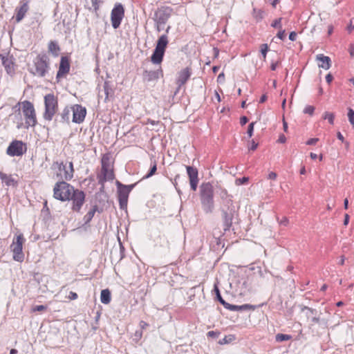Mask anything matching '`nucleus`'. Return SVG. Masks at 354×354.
Wrapping results in <instances>:
<instances>
[{
    "label": "nucleus",
    "instance_id": "1",
    "mask_svg": "<svg viewBox=\"0 0 354 354\" xmlns=\"http://www.w3.org/2000/svg\"><path fill=\"white\" fill-rule=\"evenodd\" d=\"M53 197L61 201L71 200L72 209L75 212L80 210L85 201V194L83 191L75 189L64 180L56 183L53 188Z\"/></svg>",
    "mask_w": 354,
    "mask_h": 354
},
{
    "label": "nucleus",
    "instance_id": "2",
    "mask_svg": "<svg viewBox=\"0 0 354 354\" xmlns=\"http://www.w3.org/2000/svg\"><path fill=\"white\" fill-rule=\"evenodd\" d=\"M216 189L220 198V209L222 213L224 230H229L232 225V221L236 212L232 200L233 196L227 192L226 189L221 185H217Z\"/></svg>",
    "mask_w": 354,
    "mask_h": 354
},
{
    "label": "nucleus",
    "instance_id": "3",
    "mask_svg": "<svg viewBox=\"0 0 354 354\" xmlns=\"http://www.w3.org/2000/svg\"><path fill=\"white\" fill-rule=\"evenodd\" d=\"M200 196L203 209L207 214L214 208V188L210 183H203L200 186Z\"/></svg>",
    "mask_w": 354,
    "mask_h": 354
},
{
    "label": "nucleus",
    "instance_id": "4",
    "mask_svg": "<svg viewBox=\"0 0 354 354\" xmlns=\"http://www.w3.org/2000/svg\"><path fill=\"white\" fill-rule=\"evenodd\" d=\"M115 178L113 170L109 162V158L108 156L104 155L102 158V168L100 173L97 174V178L98 183L101 185L100 189L104 187V183L109 180H113Z\"/></svg>",
    "mask_w": 354,
    "mask_h": 354
},
{
    "label": "nucleus",
    "instance_id": "5",
    "mask_svg": "<svg viewBox=\"0 0 354 354\" xmlns=\"http://www.w3.org/2000/svg\"><path fill=\"white\" fill-rule=\"evenodd\" d=\"M49 70L48 57L46 55H39L34 61L33 66L29 71L35 76L43 77Z\"/></svg>",
    "mask_w": 354,
    "mask_h": 354
},
{
    "label": "nucleus",
    "instance_id": "6",
    "mask_svg": "<svg viewBox=\"0 0 354 354\" xmlns=\"http://www.w3.org/2000/svg\"><path fill=\"white\" fill-rule=\"evenodd\" d=\"M44 106L45 110L43 118L47 121H51L58 110L57 97L52 93L46 95L44 96Z\"/></svg>",
    "mask_w": 354,
    "mask_h": 354
},
{
    "label": "nucleus",
    "instance_id": "7",
    "mask_svg": "<svg viewBox=\"0 0 354 354\" xmlns=\"http://www.w3.org/2000/svg\"><path fill=\"white\" fill-rule=\"evenodd\" d=\"M19 107L21 106L23 114L26 118V128L35 127L37 124L36 113L32 102L25 100L17 104Z\"/></svg>",
    "mask_w": 354,
    "mask_h": 354
},
{
    "label": "nucleus",
    "instance_id": "8",
    "mask_svg": "<svg viewBox=\"0 0 354 354\" xmlns=\"http://www.w3.org/2000/svg\"><path fill=\"white\" fill-rule=\"evenodd\" d=\"M52 169H57L59 172L57 173V176L62 180H71L74 174L73 164L71 161L66 163L63 162H55L52 165Z\"/></svg>",
    "mask_w": 354,
    "mask_h": 354
},
{
    "label": "nucleus",
    "instance_id": "9",
    "mask_svg": "<svg viewBox=\"0 0 354 354\" xmlns=\"http://www.w3.org/2000/svg\"><path fill=\"white\" fill-rule=\"evenodd\" d=\"M25 239L22 234H18L14 238L10 245L11 251L13 254L12 258L15 261L22 262L24 260V254L23 253V245Z\"/></svg>",
    "mask_w": 354,
    "mask_h": 354
},
{
    "label": "nucleus",
    "instance_id": "10",
    "mask_svg": "<svg viewBox=\"0 0 354 354\" xmlns=\"http://www.w3.org/2000/svg\"><path fill=\"white\" fill-rule=\"evenodd\" d=\"M124 16V10L121 3H116L111 11V20L113 28H118Z\"/></svg>",
    "mask_w": 354,
    "mask_h": 354
},
{
    "label": "nucleus",
    "instance_id": "11",
    "mask_svg": "<svg viewBox=\"0 0 354 354\" xmlns=\"http://www.w3.org/2000/svg\"><path fill=\"white\" fill-rule=\"evenodd\" d=\"M170 15L171 10L169 8L160 9L155 13V21L158 32H160V26H164L167 23Z\"/></svg>",
    "mask_w": 354,
    "mask_h": 354
},
{
    "label": "nucleus",
    "instance_id": "12",
    "mask_svg": "<svg viewBox=\"0 0 354 354\" xmlns=\"http://www.w3.org/2000/svg\"><path fill=\"white\" fill-rule=\"evenodd\" d=\"M73 122L80 124L85 118L86 110L80 104H75L72 106Z\"/></svg>",
    "mask_w": 354,
    "mask_h": 354
},
{
    "label": "nucleus",
    "instance_id": "13",
    "mask_svg": "<svg viewBox=\"0 0 354 354\" xmlns=\"http://www.w3.org/2000/svg\"><path fill=\"white\" fill-rule=\"evenodd\" d=\"M7 153L11 156H19L24 153V144L21 141H12L7 149Z\"/></svg>",
    "mask_w": 354,
    "mask_h": 354
},
{
    "label": "nucleus",
    "instance_id": "14",
    "mask_svg": "<svg viewBox=\"0 0 354 354\" xmlns=\"http://www.w3.org/2000/svg\"><path fill=\"white\" fill-rule=\"evenodd\" d=\"M187 175L189 178L190 187L193 191H196L198 186V170L197 169L191 167H186Z\"/></svg>",
    "mask_w": 354,
    "mask_h": 354
},
{
    "label": "nucleus",
    "instance_id": "15",
    "mask_svg": "<svg viewBox=\"0 0 354 354\" xmlns=\"http://www.w3.org/2000/svg\"><path fill=\"white\" fill-rule=\"evenodd\" d=\"M2 64L4 66L6 72L12 75L15 72V63H14V58L12 56L10 55H0Z\"/></svg>",
    "mask_w": 354,
    "mask_h": 354
},
{
    "label": "nucleus",
    "instance_id": "16",
    "mask_svg": "<svg viewBox=\"0 0 354 354\" xmlns=\"http://www.w3.org/2000/svg\"><path fill=\"white\" fill-rule=\"evenodd\" d=\"M190 69L187 67L183 68L178 73V77L176 80V84L178 85V90L184 85L191 76Z\"/></svg>",
    "mask_w": 354,
    "mask_h": 354
},
{
    "label": "nucleus",
    "instance_id": "17",
    "mask_svg": "<svg viewBox=\"0 0 354 354\" xmlns=\"http://www.w3.org/2000/svg\"><path fill=\"white\" fill-rule=\"evenodd\" d=\"M114 91L109 82H104L102 90H100L98 93V97L102 98L104 96V102H106L109 97L113 96Z\"/></svg>",
    "mask_w": 354,
    "mask_h": 354
},
{
    "label": "nucleus",
    "instance_id": "18",
    "mask_svg": "<svg viewBox=\"0 0 354 354\" xmlns=\"http://www.w3.org/2000/svg\"><path fill=\"white\" fill-rule=\"evenodd\" d=\"M163 75L161 68L156 71H145L143 73V79L147 82L157 80Z\"/></svg>",
    "mask_w": 354,
    "mask_h": 354
},
{
    "label": "nucleus",
    "instance_id": "19",
    "mask_svg": "<svg viewBox=\"0 0 354 354\" xmlns=\"http://www.w3.org/2000/svg\"><path fill=\"white\" fill-rule=\"evenodd\" d=\"M70 64L67 57H62L59 70L57 73V78H60L69 72Z\"/></svg>",
    "mask_w": 354,
    "mask_h": 354
},
{
    "label": "nucleus",
    "instance_id": "20",
    "mask_svg": "<svg viewBox=\"0 0 354 354\" xmlns=\"http://www.w3.org/2000/svg\"><path fill=\"white\" fill-rule=\"evenodd\" d=\"M29 9L28 5L27 3H23L20 7H17L15 9L16 12V17L15 20L17 23L20 22L24 16L26 15V12H28Z\"/></svg>",
    "mask_w": 354,
    "mask_h": 354
},
{
    "label": "nucleus",
    "instance_id": "21",
    "mask_svg": "<svg viewBox=\"0 0 354 354\" xmlns=\"http://www.w3.org/2000/svg\"><path fill=\"white\" fill-rule=\"evenodd\" d=\"M13 109L15 110L13 113V121L17 124V129H21L24 125L21 107H19V105L17 104L13 107Z\"/></svg>",
    "mask_w": 354,
    "mask_h": 354
},
{
    "label": "nucleus",
    "instance_id": "22",
    "mask_svg": "<svg viewBox=\"0 0 354 354\" xmlns=\"http://www.w3.org/2000/svg\"><path fill=\"white\" fill-rule=\"evenodd\" d=\"M226 309H228L232 311H244V310H254L256 307L255 306L251 305V304H243L241 306L237 305H233L230 304L227 306L225 308Z\"/></svg>",
    "mask_w": 354,
    "mask_h": 354
},
{
    "label": "nucleus",
    "instance_id": "23",
    "mask_svg": "<svg viewBox=\"0 0 354 354\" xmlns=\"http://www.w3.org/2000/svg\"><path fill=\"white\" fill-rule=\"evenodd\" d=\"M316 59L321 62L319 64V67L325 70H328L330 67V59L328 56H324L322 54H319L316 56Z\"/></svg>",
    "mask_w": 354,
    "mask_h": 354
},
{
    "label": "nucleus",
    "instance_id": "24",
    "mask_svg": "<svg viewBox=\"0 0 354 354\" xmlns=\"http://www.w3.org/2000/svg\"><path fill=\"white\" fill-rule=\"evenodd\" d=\"M168 37L167 35H161L158 41L156 46V49L165 52L166 47L168 44Z\"/></svg>",
    "mask_w": 354,
    "mask_h": 354
},
{
    "label": "nucleus",
    "instance_id": "25",
    "mask_svg": "<svg viewBox=\"0 0 354 354\" xmlns=\"http://www.w3.org/2000/svg\"><path fill=\"white\" fill-rule=\"evenodd\" d=\"M165 52L155 48L151 57V61L155 64H159L162 62Z\"/></svg>",
    "mask_w": 354,
    "mask_h": 354
},
{
    "label": "nucleus",
    "instance_id": "26",
    "mask_svg": "<svg viewBox=\"0 0 354 354\" xmlns=\"http://www.w3.org/2000/svg\"><path fill=\"white\" fill-rule=\"evenodd\" d=\"M116 185L118 189V198L128 199L129 192L127 190V187H125V185L122 184L119 181H116Z\"/></svg>",
    "mask_w": 354,
    "mask_h": 354
},
{
    "label": "nucleus",
    "instance_id": "27",
    "mask_svg": "<svg viewBox=\"0 0 354 354\" xmlns=\"http://www.w3.org/2000/svg\"><path fill=\"white\" fill-rule=\"evenodd\" d=\"M111 299V292L108 289H104L101 291L100 301L102 304H108Z\"/></svg>",
    "mask_w": 354,
    "mask_h": 354
},
{
    "label": "nucleus",
    "instance_id": "28",
    "mask_svg": "<svg viewBox=\"0 0 354 354\" xmlns=\"http://www.w3.org/2000/svg\"><path fill=\"white\" fill-rule=\"evenodd\" d=\"M0 178L7 186H14L15 185V180L10 175L0 172Z\"/></svg>",
    "mask_w": 354,
    "mask_h": 354
},
{
    "label": "nucleus",
    "instance_id": "29",
    "mask_svg": "<svg viewBox=\"0 0 354 354\" xmlns=\"http://www.w3.org/2000/svg\"><path fill=\"white\" fill-rule=\"evenodd\" d=\"M97 205L93 206V207L87 212V214L84 216V221L85 224H88L93 218L95 212L97 211Z\"/></svg>",
    "mask_w": 354,
    "mask_h": 354
},
{
    "label": "nucleus",
    "instance_id": "30",
    "mask_svg": "<svg viewBox=\"0 0 354 354\" xmlns=\"http://www.w3.org/2000/svg\"><path fill=\"white\" fill-rule=\"evenodd\" d=\"M72 111V107H65L62 112L61 113V118H62V122H69V118H70V115H71V112Z\"/></svg>",
    "mask_w": 354,
    "mask_h": 354
},
{
    "label": "nucleus",
    "instance_id": "31",
    "mask_svg": "<svg viewBox=\"0 0 354 354\" xmlns=\"http://www.w3.org/2000/svg\"><path fill=\"white\" fill-rule=\"evenodd\" d=\"M59 50H60V48H59L58 44H57V42H55L54 41H50L49 42V44H48V50L52 54H53L55 56H57Z\"/></svg>",
    "mask_w": 354,
    "mask_h": 354
},
{
    "label": "nucleus",
    "instance_id": "32",
    "mask_svg": "<svg viewBox=\"0 0 354 354\" xmlns=\"http://www.w3.org/2000/svg\"><path fill=\"white\" fill-rule=\"evenodd\" d=\"M214 290L216 293V299L218 300V301L225 307L226 308L227 306L228 305V303L226 302L223 299V297H221V293H220V291H219V289L216 286H214Z\"/></svg>",
    "mask_w": 354,
    "mask_h": 354
},
{
    "label": "nucleus",
    "instance_id": "33",
    "mask_svg": "<svg viewBox=\"0 0 354 354\" xmlns=\"http://www.w3.org/2000/svg\"><path fill=\"white\" fill-rule=\"evenodd\" d=\"M275 338L277 342H281L290 339L291 336L286 334L279 333L276 335Z\"/></svg>",
    "mask_w": 354,
    "mask_h": 354
},
{
    "label": "nucleus",
    "instance_id": "34",
    "mask_svg": "<svg viewBox=\"0 0 354 354\" xmlns=\"http://www.w3.org/2000/svg\"><path fill=\"white\" fill-rule=\"evenodd\" d=\"M323 118L324 120H328V121L330 124H333L334 118H335V115L333 113H329V112H325L324 115H323Z\"/></svg>",
    "mask_w": 354,
    "mask_h": 354
},
{
    "label": "nucleus",
    "instance_id": "35",
    "mask_svg": "<svg viewBox=\"0 0 354 354\" xmlns=\"http://www.w3.org/2000/svg\"><path fill=\"white\" fill-rule=\"evenodd\" d=\"M311 320L313 322L319 324L324 327H326L327 326V321L325 319H321L319 317H313Z\"/></svg>",
    "mask_w": 354,
    "mask_h": 354
},
{
    "label": "nucleus",
    "instance_id": "36",
    "mask_svg": "<svg viewBox=\"0 0 354 354\" xmlns=\"http://www.w3.org/2000/svg\"><path fill=\"white\" fill-rule=\"evenodd\" d=\"M348 118L350 123L354 127V111L351 108L348 109Z\"/></svg>",
    "mask_w": 354,
    "mask_h": 354
},
{
    "label": "nucleus",
    "instance_id": "37",
    "mask_svg": "<svg viewBox=\"0 0 354 354\" xmlns=\"http://www.w3.org/2000/svg\"><path fill=\"white\" fill-rule=\"evenodd\" d=\"M156 170H157L156 163L154 162V163H153V166L151 167L149 173L144 177V178H150L156 173Z\"/></svg>",
    "mask_w": 354,
    "mask_h": 354
},
{
    "label": "nucleus",
    "instance_id": "38",
    "mask_svg": "<svg viewBox=\"0 0 354 354\" xmlns=\"http://www.w3.org/2000/svg\"><path fill=\"white\" fill-rule=\"evenodd\" d=\"M254 124L255 122H252L248 127L247 133L249 138H251L253 135Z\"/></svg>",
    "mask_w": 354,
    "mask_h": 354
},
{
    "label": "nucleus",
    "instance_id": "39",
    "mask_svg": "<svg viewBox=\"0 0 354 354\" xmlns=\"http://www.w3.org/2000/svg\"><path fill=\"white\" fill-rule=\"evenodd\" d=\"M315 107L313 106H306L304 109V113L312 115L314 113Z\"/></svg>",
    "mask_w": 354,
    "mask_h": 354
},
{
    "label": "nucleus",
    "instance_id": "40",
    "mask_svg": "<svg viewBox=\"0 0 354 354\" xmlns=\"http://www.w3.org/2000/svg\"><path fill=\"white\" fill-rule=\"evenodd\" d=\"M268 46L266 44H263L261 46V53L264 59L266 57V53L268 52Z\"/></svg>",
    "mask_w": 354,
    "mask_h": 354
},
{
    "label": "nucleus",
    "instance_id": "41",
    "mask_svg": "<svg viewBox=\"0 0 354 354\" xmlns=\"http://www.w3.org/2000/svg\"><path fill=\"white\" fill-rule=\"evenodd\" d=\"M281 18H279L275 19L273 23L272 24V26L274 28H277L279 29H281Z\"/></svg>",
    "mask_w": 354,
    "mask_h": 354
},
{
    "label": "nucleus",
    "instance_id": "42",
    "mask_svg": "<svg viewBox=\"0 0 354 354\" xmlns=\"http://www.w3.org/2000/svg\"><path fill=\"white\" fill-rule=\"evenodd\" d=\"M118 200H119L120 208L121 209L126 208L127 205L128 199L127 198H118Z\"/></svg>",
    "mask_w": 354,
    "mask_h": 354
},
{
    "label": "nucleus",
    "instance_id": "43",
    "mask_svg": "<svg viewBox=\"0 0 354 354\" xmlns=\"http://www.w3.org/2000/svg\"><path fill=\"white\" fill-rule=\"evenodd\" d=\"M286 37V32L285 30L279 29V32L277 33V37L280 39H283Z\"/></svg>",
    "mask_w": 354,
    "mask_h": 354
},
{
    "label": "nucleus",
    "instance_id": "44",
    "mask_svg": "<svg viewBox=\"0 0 354 354\" xmlns=\"http://www.w3.org/2000/svg\"><path fill=\"white\" fill-rule=\"evenodd\" d=\"M248 181V178L247 177H243L242 178H239V179H236V183L237 185H241V184H244L246 182Z\"/></svg>",
    "mask_w": 354,
    "mask_h": 354
},
{
    "label": "nucleus",
    "instance_id": "45",
    "mask_svg": "<svg viewBox=\"0 0 354 354\" xmlns=\"http://www.w3.org/2000/svg\"><path fill=\"white\" fill-rule=\"evenodd\" d=\"M319 140L318 138H310L306 142V145H313L317 143V142Z\"/></svg>",
    "mask_w": 354,
    "mask_h": 354
},
{
    "label": "nucleus",
    "instance_id": "46",
    "mask_svg": "<svg viewBox=\"0 0 354 354\" xmlns=\"http://www.w3.org/2000/svg\"><path fill=\"white\" fill-rule=\"evenodd\" d=\"M46 309V306H45L44 305H39V306H36L33 308V310L34 311H42V310H44Z\"/></svg>",
    "mask_w": 354,
    "mask_h": 354
},
{
    "label": "nucleus",
    "instance_id": "47",
    "mask_svg": "<svg viewBox=\"0 0 354 354\" xmlns=\"http://www.w3.org/2000/svg\"><path fill=\"white\" fill-rule=\"evenodd\" d=\"M142 336V330H137L136 331L134 334V337L136 339H140Z\"/></svg>",
    "mask_w": 354,
    "mask_h": 354
},
{
    "label": "nucleus",
    "instance_id": "48",
    "mask_svg": "<svg viewBox=\"0 0 354 354\" xmlns=\"http://www.w3.org/2000/svg\"><path fill=\"white\" fill-rule=\"evenodd\" d=\"M68 298L71 300H75L77 298V293L71 291L69 292Z\"/></svg>",
    "mask_w": 354,
    "mask_h": 354
},
{
    "label": "nucleus",
    "instance_id": "49",
    "mask_svg": "<svg viewBox=\"0 0 354 354\" xmlns=\"http://www.w3.org/2000/svg\"><path fill=\"white\" fill-rule=\"evenodd\" d=\"M248 122V119L246 116H242L240 119V124L245 125Z\"/></svg>",
    "mask_w": 354,
    "mask_h": 354
},
{
    "label": "nucleus",
    "instance_id": "50",
    "mask_svg": "<svg viewBox=\"0 0 354 354\" xmlns=\"http://www.w3.org/2000/svg\"><path fill=\"white\" fill-rule=\"evenodd\" d=\"M91 3L95 10L98 9L100 0H91Z\"/></svg>",
    "mask_w": 354,
    "mask_h": 354
},
{
    "label": "nucleus",
    "instance_id": "51",
    "mask_svg": "<svg viewBox=\"0 0 354 354\" xmlns=\"http://www.w3.org/2000/svg\"><path fill=\"white\" fill-rule=\"evenodd\" d=\"M297 38V34L295 32H291L289 35V39L291 41L296 40Z\"/></svg>",
    "mask_w": 354,
    "mask_h": 354
},
{
    "label": "nucleus",
    "instance_id": "52",
    "mask_svg": "<svg viewBox=\"0 0 354 354\" xmlns=\"http://www.w3.org/2000/svg\"><path fill=\"white\" fill-rule=\"evenodd\" d=\"M288 223V219L286 217H283L280 221L279 224L283 225H287Z\"/></svg>",
    "mask_w": 354,
    "mask_h": 354
},
{
    "label": "nucleus",
    "instance_id": "53",
    "mask_svg": "<svg viewBox=\"0 0 354 354\" xmlns=\"http://www.w3.org/2000/svg\"><path fill=\"white\" fill-rule=\"evenodd\" d=\"M333 80V77L331 74H328L326 76V82L330 84Z\"/></svg>",
    "mask_w": 354,
    "mask_h": 354
},
{
    "label": "nucleus",
    "instance_id": "54",
    "mask_svg": "<svg viewBox=\"0 0 354 354\" xmlns=\"http://www.w3.org/2000/svg\"><path fill=\"white\" fill-rule=\"evenodd\" d=\"M277 175L275 172H273V171H271L269 174H268V178L269 179H276Z\"/></svg>",
    "mask_w": 354,
    "mask_h": 354
},
{
    "label": "nucleus",
    "instance_id": "55",
    "mask_svg": "<svg viewBox=\"0 0 354 354\" xmlns=\"http://www.w3.org/2000/svg\"><path fill=\"white\" fill-rule=\"evenodd\" d=\"M286 141V138L284 135H281L279 138L278 142L280 143H284Z\"/></svg>",
    "mask_w": 354,
    "mask_h": 354
},
{
    "label": "nucleus",
    "instance_id": "56",
    "mask_svg": "<svg viewBox=\"0 0 354 354\" xmlns=\"http://www.w3.org/2000/svg\"><path fill=\"white\" fill-rule=\"evenodd\" d=\"M140 326L141 329L143 330V329L146 328L148 326V324L146 323L144 321H141L140 322Z\"/></svg>",
    "mask_w": 354,
    "mask_h": 354
},
{
    "label": "nucleus",
    "instance_id": "57",
    "mask_svg": "<svg viewBox=\"0 0 354 354\" xmlns=\"http://www.w3.org/2000/svg\"><path fill=\"white\" fill-rule=\"evenodd\" d=\"M258 144L256 143L254 140H252V145L250 148L251 150H255L257 148Z\"/></svg>",
    "mask_w": 354,
    "mask_h": 354
},
{
    "label": "nucleus",
    "instance_id": "58",
    "mask_svg": "<svg viewBox=\"0 0 354 354\" xmlns=\"http://www.w3.org/2000/svg\"><path fill=\"white\" fill-rule=\"evenodd\" d=\"M348 222H349V216H348V214H346L344 216V225H348Z\"/></svg>",
    "mask_w": 354,
    "mask_h": 354
},
{
    "label": "nucleus",
    "instance_id": "59",
    "mask_svg": "<svg viewBox=\"0 0 354 354\" xmlns=\"http://www.w3.org/2000/svg\"><path fill=\"white\" fill-rule=\"evenodd\" d=\"M337 138H338L339 140H341L342 142H344V136H342V134L339 131H338V132L337 133Z\"/></svg>",
    "mask_w": 354,
    "mask_h": 354
},
{
    "label": "nucleus",
    "instance_id": "60",
    "mask_svg": "<svg viewBox=\"0 0 354 354\" xmlns=\"http://www.w3.org/2000/svg\"><path fill=\"white\" fill-rule=\"evenodd\" d=\"M207 335H208L209 337H217L216 332H214V331H213V330H212V331H209V332L207 333Z\"/></svg>",
    "mask_w": 354,
    "mask_h": 354
},
{
    "label": "nucleus",
    "instance_id": "61",
    "mask_svg": "<svg viewBox=\"0 0 354 354\" xmlns=\"http://www.w3.org/2000/svg\"><path fill=\"white\" fill-rule=\"evenodd\" d=\"M136 184L125 185L126 187H127V190L131 192V191L133 189V188L135 187Z\"/></svg>",
    "mask_w": 354,
    "mask_h": 354
},
{
    "label": "nucleus",
    "instance_id": "62",
    "mask_svg": "<svg viewBox=\"0 0 354 354\" xmlns=\"http://www.w3.org/2000/svg\"><path fill=\"white\" fill-rule=\"evenodd\" d=\"M267 100V96L266 95H263L259 100L260 103H263Z\"/></svg>",
    "mask_w": 354,
    "mask_h": 354
},
{
    "label": "nucleus",
    "instance_id": "63",
    "mask_svg": "<svg viewBox=\"0 0 354 354\" xmlns=\"http://www.w3.org/2000/svg\"><path fill=\"white\" fill-rule=\"evenodd\" d=\"M283 130L285 131H287V129H288V124L287 122L283 120Z\"/></svg>",
    "mask_w": 354,
    "mask_h": 354
},
{
    "label": "nucleus",
    "instance_id": "64",
    "mask_svg": "<svg viewBox=\"0 0 354 354\" xmlns=\"http://www.w3.org/2000/svg\"><path fill=\"white\" fill-rule=\"evenodd\" d=\"M304 308L307 309L308 310H309L313 315L316 313V310L313 309V308H308V307H305Z\"/></svg>",
    "mask_w": 354,
    "mask_h": 354
}]
</instances>
